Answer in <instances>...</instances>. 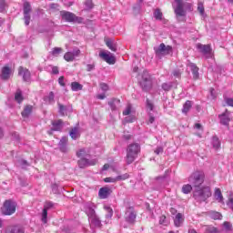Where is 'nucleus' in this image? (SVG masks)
<instances>
[{
  "instance_id": "f257e3e1",
  "label": "nucleus",
  "mask_w": 233,
  "mask_h": 233,
  "mask_svg": "<svg viewBox=\"0 0 233 233\" xmlns=\"http://www.w3.org/2000/svg\"><path fill=\"white\" fill-rule=\"evenodd\" d=\"M141 153V146L138 143L129 144L127 147L126 163L132 165Z\"/></svg>"
},
{
  "instance_id": "f03ea898",
  "label": "nucleus",
  "mask_w": 233,
  "mask_h": 233,
  "mask_svg": "<svg viewBox=\"0 0 233 233\" xmlns=\"http://www.w3.org/2000/svg\"><path fill=\"white\" fill-rule=\"evenodd\" d=\"M212 196V190L210 187L204 186L202 187H197L193 193V198L198 203H203Z\"/></svg>"
},
{
  "instance_id": "7ed1b4c3",
  "label": "nucleus",
  "mask_w": 233,
  "mask_h": 233,
  "mask_svg": "<svg viewBox=\"0 0 233 233\" xmlns=\"http://www.w3.org/2000/svg\"><path fill=\"white\" fill-rule=\"evenodd\" d=\"M188 181L195 188H200L202 184L205 183V172L195 171L189 176Z\"/></svg>"
},
{
  "instance_id": "20e7f679",
  "label": "nucleus",
  "mask_w": 233,
  "mask_h": 233,
  "mask_svg": "<svg viewBox=\"0 0 233 233\" xmlns=\"http://www.w3.org/2000/svg\"><path fill=\"white\" fill-rule=\"evenodd\" d=\"M15 208H17V203L12 199H7L2 207V214L4 216H12V214H15Z\"/></svg>"
},
{
  "instance_id": "39448f33",
  "label": "nucleus",
  "mask_w": 233,
  "mask_h": 233,
  "mask_svg": "<svg viewBox=\"0 0 233 233\" xmlns=\"http://www.w3.org/2000/svg\"><path fill=\"white\" fill-rule=\"evenodd\" d=\"M60 15L63 21H66V23H77L78 25H81V23H83V17H79L72 12L62 11L60 12Z\"/></svg>"
},
{
  "instance_id": "423d86ee",
  "label": "nucleus",
  "mask_w": 233,
  "mask_h": 233,
  "mask_svg": "<svg viewBox=\"0 0 233 233\" xmlns=\"http://www.w3.org/2000/svg\"><path fill=\"white\" fill-rule=\"evenodd\" d=\"M152 76L147 72H144L142 75V79L140 81V86L144 92H148L152 88Z\"/></svg>"
},
{
  "instance_id": "0eeeda50",
  "label": "nucleus",
  "mask_w": 233,
  "mask_h": 233,
  "mask_svg": "<svg viewBox=\"0 0 233 233\" xmlns=\"http://www.w3.org/2000/svg\"><path fill=\"white\" fill-rule=\"evenodd\" d=\"M156 56H168L172 54V46H166L164 43L160 44L158 47H155Z\"/></svg>"
},
{
  "instance_id": "6e6552de",
  "label": "nucleus",
  "mask_w": 233,
  "mask_h": 233,
  "mask_svg": "<svg viewBox=\"0 0 233 233\" xmlns=\"http://www.w3.org/2000/svg\"><path fill=\"white\" fill-rule=\"evenodd\" d=\"M136 211H134L133 207H129L127 208L126 213H125V219L127 223H130L133 225V223H136Z\"/></svg>"
},
{
  "instance_id": "1a4fd4ad",
  "label": "nucleus",
  "mask_w": 233,
  "mask_h": 233,
  "mask_svg": "<svg viewBox=\"0 0 233 233\" xmlns=\"http://www.w3.org/2000/svg\"><path fill=\"white\" fill-rule=\"evenodd\" d=\"M80 55H81V50L79 49L74 50L73 52H66L64 55V59L67 63H72V61H74V59H76V57L79 56Z\"/></svg>"
},
{
  "instance_id": "9d476101",
  "label": "nucleus",
  "mask_w": 233,
  "mask_h": 233,
  "mask_svg": "<svg viewBox=\"0 0 233 233\" xmlns=\"http://www.w3.org/2000/svg\"><path fill=\"white\" fill-rule=\"evenodd\" d=\"M10 76H12V68H10L9 65H5L2 67L0 77L3 81H8V79H10Z\"/></svg>"
},
{
  "instance_id": "9b49d317",
  "label": "nucleus",
  "mask_w": 233,
  "mask_h": 233,
  "mask_svg": "<svg viewBox=\"0 0 233 233\" xmlns=\"http://www.w3.org/2000/svg\"><path fill=\"white\" fill-rule=\"evenodd\" d=\"M99 57H101L108 65H116V56L110 55V53L100 52Z\"/></svg>"
},
{
  "instance_id": "f8f14e48",
  "label": "nucleus",
  "mask_w": 233,
  "mask_h": 233,
  "mask_svg": "<svg viewBox=\"0 0 233 233\" xmlns=\"http://www.w3.org/2000/svg\"><path fill=\"white\" fill-rule=\"evenodd\" d=\"M218 118L220 120V124L224 125L225 127H228L230 125V112L228 110H226L225 113H222L221 115L218 116Z\"/></svg>"
},
{
  "instance_id": "ddd939ff",
  "label": "nucleus",
  "mask_w": 233,
  "mask_h": 233,
  "mask_svg": "<svg viewBox=\"0 0 233 233\" xmlns=\"http://www.w3.org/2000/svg\"><path fill=\"white\" fill-rule=\"evenodd\" d=\"M197 48L204 56H212V47L210 45L197 44Z\"/></svg>"
},
{
  "instance_id": "4468645a",
  "label": "nucleus",
  "mask_w": 233,
  "mask_h": 233,
  "mask_svg": "<svg viewBox=\"0 0 233 233\" xmlns=\"http://www.w3.org/2000/svg\"><path fill=\"white\" fill-rule=\"evenodd\" d=\"M18 76H21L23 77V80L25 82L30 81V77H31L30 70H28V68L26 67L19 66Z\"/></svg>"
},
{
  "instance_id": "2eb2a0df",
  "label": "nucleus",
  "mask_w": 233,
  "mask_h": 233,
  "mask_svg": "<svg viewBox=\"0 0 233 233\" xmlns=\"http://www.w3.org/2000/svg\"><path fill=\"white\" fill-rule=\"evenodd\" d=\"M110 194H112V189L106 187H101L98 191V197L100 199H106Z\"/></svg>"
},
{
  "instance_id": "dca6fc26",
  "label": "nucleus",
  "mask_w": 233,
  "mask_h": 233,
  "mask_svg": "<svg viewBox=\"0 0 233 233\" xmlns=\"http://www.w3.org/2000/svg\"><path fill=\"white\" fill-rule=\"evenodd\" d=\"M188 66L193 74V78L199 79V67H198V66L194 63H190Z\"/></svg>"
},
{
  "instance_id": "f3484780",
  "label": "nucleus",
  "mask_w": 233,
  "mask_h": 233,
  "mask_svg": "<svg viewBox=\"0 0 233 233\" xmlns=\"http://www.w3.org/2000/svg\"><path fill=\"white\" fill-rule=\"evenodd\" d=\"M52 126L53 128L51 130H53L54 132H59L61 128H63V120L58 119L56 121H53Z\"/></svg>"
},
{
  "instance_id": "a211bd4d",
  "label": "nucleus",
  "mask_w": 233,
  "mask_h": 233,
  "mask_svg": "<svg viewBox=\"0 0 233 233\" xmlns=\"http://www.w3.org/2000/svg\"><path fill=\"white\" fill-rule=\"evenodd\" d=\"M192 101L187 100L183 105L182 114H188V112H190V109L192 108Z\"/></svg>"
},
{
  "instance_id": "6ab92c4d",
  "label": "nucleus",
  "mask_w": 233,
  "mask_h": 233,
  "mask_svg": "<svg viewBox=\"0 0 233 233\" xmlns=\"http://www.w3.org/2000/svg\"><path fill=\"white\" fill-rule=\"evenodd\" d=\"M66 143H68V137H63L59 142V147L61 152H66Z\"/></svg>"
},
{
  "instance_id": "aec40b11",
  "label": "nucleus",
  "mask_w": 233,
  "mask_h": 233,
  "mask_svg": "<svg viewBox=\"0 0 233 233\" xmlns=\"http://www.w3.org/2000/svg\"><path fill=\"white\" fill-rule=\"evenodd\" d=\"M175 227H181L183 225V214L177 213L174 219Z\"/></svg>"
},
{
  "instance_id": "412c9836",
  "label": "nucleus",
  "mask_w": 233,
  "mask_h": 233,
  "mask_svg": "<svg viewBox=\"0 0 233 233\" xmlns=\"http://www.w3.org/2000/svg\"><path fill=\"white\" fill-rule=\"evenodd\" d=\"M32 110H34V106H25L24 110L22 111V116L28 117V116H30V114H32Z\"/></svg>"
},
{
  "instance_id": "4be33fe9",
  "label": "nucleus",
  "mask_w": 233,
  "mask_h": 233,
  "mask_svg": "<svg viewBox=\"0 0 233 233\" xmlns=\"http://www.w3.org/2000/svg\"><path fill=\"white\" fill-rule=\"evenodd\" d=\"M105 42L109 50H111L112 52H116L117 47L115 46L114 42L111 39L106 38Z\"/></svg>"
},
{
  "instance_id": "5701e85b",
  "label": "nucleus",
  "mask_w": 233,
  "mask_h": 233,
  "mask_svg": "<svg viewBox=\"0 0 233 233\" xmlns=\"http://www.w3.org/2000/svg\"><path fill=\"white\" fill-rule=\"evenodd\" d=\"M214 196L218 203H223V193H221V189L216 188Z\"/></svg>"
},
{
  "instance_id": "b1692460",
  "label": "nucleus",
  "mask_w": 233,
  "mask_h": 233,
  "mask_svg": "<svg viewBox=\"0 0 233 233\" xmlns=\"http://www.w3.org/2000/svg\"><path fill=\"white\" fill-rule=\"evenodd\" d=\"M6 233H25V230L21 228L19 226L11 227Z\"/></svg>"
},
{
  "instance_id": "393cba45",
  "label": "nucleus",
  "mask_w": 233,
  "mask_h": 233,
  "mask_svg": "<svg viewBox=\"0 0 233 233\" xmlns=\"http://www.w3.org/2000/svg\"><path fill=\"white\" fill-rule=\"evenodd\" d=\"M71 89L73 92H77L79 90H83V85L79 84L78 82H72Z\"/></svg>"
},
{
  "instance_id": "a878e982",
  "label": "nucleus",
  "mask_w": 233,
  "mask_h": 233,
  "mask_svg": "<svg viewBox=\"0 0 233 233\" xmlns=\"http://www.w3.org/2000/svg\"><path fill=\"white\" fill-rule=\"evenodd\" d=\"M212 145L216 150H218L221 147V142L219 141V138H218V137H213Z\"/></svg>"
},
{
  "instance_id": "bb28decb",
  "label": "nucleus",
  "mask_w": 233,
  "mask_h": 233,
  "mask_svg": "<svg viewBox=\"0 0 233 233\" xmlns=\"http://www.w3.org/2000/svg\"><path fill=\"white\" fill-rule=\"evenodd\" d=\"M69 135L72 139H77V137H79V129H77V127L72 128Z\"/></svg>"
},
{
  "instance_id": "cd10ccee",
  "label": "nucleus",
  "mask_w": 233,
  "mask_h": 233,
  "mask_svg": "<svg viewBox=\"0 0 233 233\" xmlns=\"http://www.w3.org/2000/svg\"><path fill=\"white\" fill-rule=\"evenodd\" d=\"M24 99L25 98H23V93L21 92L20 89H18L15 94V100L17 101V103H23Z\"/></svg>"
},
{
  "instance_id": "c85d7f7f",
  "label": "nucleus",
  "mask_w": 233,
  "mask_h": 233,
  "mask_svg": "<svg viewBox=\"0 0 233 233\" xmlns=\"http://www.w3.org/2000/svg\"><path fill=\"white\" fill-rule=\"evenodd\" d=\"M30 12H32V5H30L29 2L24 3V15H30Z\"/></svg>"
},
{
  "instance_id": "c756f323",
  "label": "nucleus",
  "mask_w": 233,
  "mask_h": 233,
  "mask_svg": "<svg viewBox=\"0 0 233 233\" xmlns=\"http://www.w3.org/2000/svg\"><path fill=\"white\" fill-rule=\"evenodd\" d=\"M116 103H117L119 105L121 103V100H119L117 98H113L110 102H108V105L112 110H116L117 108L116 106Z\"/></svg>"
},
{
  "instance_id": "7c9ffc66",
  "label": "nucleus",
  "mask_w": 233,
  "mask_h": 233,
  "mask_svg": "<svg viewBox=\"0 0 233 233\" xmlns=\"http://www.w3.org/2000/svg\"><path fill=\"white\" fill-rule=\"evenodd\" d=\"M183 194H190L192 192V185L187 184L182 187Z\"/></svg>"
},
{
  "instance_id": "2f4dec72",
  "label": "nucleus",
  "mask_w": 233,
  "mask_h": 233,
  "mask_svg": "<svg viewBox=\"0 0 233 233\" xmlns=\"http://www.w3.org/2000/svg\"><path fill=\"white\" fill-rule=\"evenodd\" d=\"M154 17L157 21H161L163 19V13L161 12V9H156L154 12Z\"/></svg>"
},
{
  "instance_id": "473e14b6",
  "label": "nucleus",
  "mask_w": 233,
  "mask_h": 233,
  "mask_svg": "<svg viewBox=\"0 0 233 233\" xmlns=\"http://www.w3.org/2000/svg\"><path fill=\"white\" fill-rule=\"evenodd\" d=\"M90 220L91 223L95 225V227H101V220H99V218H97V216L92 217Z\"/></svg>"
},
{
  "instance_id": "72a5a7b5",
  "label": "nucleus",
  "mask_w": 233,
  "mask_h": 233,
  "mask_svg": "<svg viewBox=\"0 0 233 233\" xmlns=\"http://www.w3.org/2000/svg\"><path fill=\"white\" fill-rule=\"evenodd\" d=\"M198 12L200 15H205V5H203V2L198 3Z\"/></svg>"
},
{
  "instance_id": "f704fd0d",
  "label": "nucleus",
  "mask_w": 233,
  "mask_h": 233,
  "mask_svg": "<svg viewBox=\"0 0 233 233\" xmlns=\"http://www.w3.org/2000/svg\"><path fill=\"white\" fill-rule=\"evenodd\" d=\"M78 166L80 168H85V167H88V159L81 158L78 160Z\"/></svg>"
},
{
  "instance_id": "c9c22d12",
  "label": "nucleus",
  "mask_w": 233,
  "mask_h": 233,
  "mask_svg": "<svg viewBox=\"0 0 233 233\" xmlns=\"http://www.w3.org/2000/svg\"><path fill=\"white\" fill-rule=\"evenodd\" d=\"M130 178V175L128 173L119 175L116 177V181H127V179Z\"/></svg>"
},
{
  "instance_id": "e433bc0d",
  "label": "nucleus",
  "mask_w": 233,
  "mask_h": 233,
  "mask_svg": "<svg viewBox=\"0 0 233 233\" xmlns=\"http://www.w3.org/2000/svg\"><path fill=\"white\" fill-rule=\"evenodd\" d=\"M61 52H63V48H61V47H55V48H53L51 54L55 57H57V56H59V54H61Z\"/></svg>"
},
{
  "instance_id": "4c0bfd02",
  "label": "nucleus",
  "mask_w": 233,
  "mask_h": 233,
  "mask_svg": "<svg viewBox=\"0 0 233 233\" xmlns=\"http://www.w3.org/2000/svg\"><path fill=\"white\" fill-rule=\"evenodd\" d=\"M84 5L86 6V10H92V8H94V3L92 0H86Z\"/></svg>"
},
{
  "instance_id": "58836bf2",
  "label": "nucleus",
  "mask_w": 233,
  "mask_h": 233,
  "mask_svg": "<svg viewBox=\"0 0 233 233\" xmlns=\"http://www.w3.org/2000/svg\"><path fill=\"white\" fill-rule=\"evenodd\" d=\"M54 92H50L49 95L47 96H45V101H46L47 103H54Z\"/></svg>"
},
{
  "instance_id": "ea45409f",
  "label": "nucleus",
  "mask_w": 233,
  "mask_h": 233,
  "mask_svg": "<svg viewBox=\"0 0 233 233\" xmlns=\"http://www.w3.org/2000/svg\"><path fill=\"white\" fill-rule=\"evenodd\" d=\"M207 233H219L217 228L209 226L206 228Z\"/></svg>"
},
{
  "instance_id": "a19ab883",
  "label": "nucleus",
  "mask_w": 233,
  "mask_h": 233,
  "mask_svg": "<svg viewBox=\"0 0 233 233\" xmlns=\"http://www.w3.org/2000/svg\"><path fill=\"white\" fill-rule=\"evenodd\" d=\"M47 218H48V210L47 209H43V211H42V221H43V223H46Z\"/></svg>"
},
{
  "instance_id": "79ce46f5",
  "label": "nucleus",
  "mask_w": 233,
  "mask_h": 233,
  "mask_svg": "<svg viewBox=\"0 0 233 233\" xmlns=\"http://www.w3.org/2000/svg\"><path fill=\"white\" fill-rule=\"evenodd\" d=\"M105 183H117V178L116 177H108L104 178Z\"/></svg>"
},
{
  "instance_id": "37998d69",
  "label": "nucleus",
  "mask_w": 233,
  "mask_h": 233,
  "mask_svg": "<svg viewBox=\"0 0 233 233\" xmlns=\"http://www.w3.org/2000/svg\"><path fill=\"white\" fill-rule=\"evenodd\" d=\"M6 10V1L0 0V12H5Z\"/></svg>"
},
{
  "instance_id": "c03bdc74",
  "label": "nucleus",
  "mask_w": 233,
  "mask_h": 233,
  "mask_svg": "<svg viewBox=\"0 0 233 233\" xmlns=\"http://www.w3.org/2000/svg\"><path fill=\"white\" fill-rule=\"evenodd\" d=\"M59 113L61 116H65V112L66 110V107L63 104H58Z\"/></svg>"
},
{
  "instance_id": "a18cd8bd",
  "label": "nucleus",
  "mask_w": 233,
  "mask_h": 233,
  "mask_svg": "<svg viewBox=\"0 0 233 233\" xmlns=\"http://www.w3.org/2000/svg\"><path fill=\"white\" fill-rule=\"evenodd\" d=\"M54 208V203L52 202H46L44 205V209L45 210H50V208Z\"/></svg>"
},
{
  "instance_id": "49530a36",
  "label": "nucleus",
  "mask_w": 233,
  "mask_h": 233,
  "mask_svg": "<svg viewBox=\"0 0 233 233\" xmlns=\"http://www.w3.org/2000/svg\"><path fill=\"white\" fill-rule=\"evenodd\" d=\"M131 112H132V106H127L126 110L123 111V116H130Z\"/></svg>"
},
{
  "instance_id": "de8ad7c7",
  "label": "nucleus",
  "mask_w": 233,
  "mask_h": 233,
  "mask_svg": "<svg viewBox=\"0 0 233 233\" xmlns=\"http://www.w3.org/2000/svg\"><path fill=\"white\" fill-rule=\"evenodd\" d=\"M223 227L226 228V230H228V231L232 230V224H230V222L225 221L223 223Z\"/></svg>"
},
{
  "instance_id": "09e8293b",
  "label": "nucleus",
  "mask_w": 233,
  "mask_h": 233,
  "mask_svg": "<svg viewBox=\"0 0 233 233\" xmlns=\"http://www.w3.org/2000/svg\"><path fill=\"white\" fill-rule=\"evenodd\" d=\"M77 157H83V156H86V150L84 148L80 149L78 152H76Z\"/></svg>"
},
{
  "instance_id": "8fccbe9b",
  "label": "nucleus",
  "mask_w": 233,
  "mask_h": 233,
  "mask_svg": "<svg viewBox=\"0 0 233 233\" xmlns=\"http://www.w3.org/2000/svg\"><path fill=\"white\" fill-rule=\"evenodd\" d=\"M25 25L28 26L30 25V15H24Z\"/></svg>"
},
{
  "instance_id": "3c124183",
  "label": "nucleus",
  "mask_w": 233,
  "mask_h": 233,
  "mask_svg": "<svg viewBox=\"0 0 233 233\" xmlns=\"http://www.w3.org/2000/svg\"><path fill=\"white\" fill-rule=\"evenodd\" d=\"M88 216H89V219H90L92 218H95L97 215H96V210H94V208H89Z\"/></svg>"
},
{
  "instance_id": "603ef678",
  "label": "nucleus",
  "mask_w": 233,
  "mask_h": 233,
  "mask_svg": "<svg viewBox=\"0 0 233 233\" xmlns=\"http://www.w3.org/2000/svg\"><path fill=\"white\" fill-rule=\"evenodd\" d=\"M147 106L150 110V112H152V110H154V104H152V102H150V100H147Z\"/></svg>"
},
{
  "instance_id": "864d4df0",
  "label": "nucleus",
  "mask_w": 233,
  "mask_h": 233,
  "mask_svg": "<svg viewBox=\"0 0 233 233\" xmlns=\"http://www.w3.org/2000/svg\"><path fill=\"white\" fill-rule=\"evenodd\" d=\"M106 212H108L107 218H112L114 211L112 210V208L110 207H106L105 208Z\"/></svg>"
},
{
  "instance_id": "5fc2aeb1",
  "label": "nucleus",
  "mask_w": 233,
  "mask_h": 233,
  "mask_svg": "<svg viewBox=\"0 0 233 233\" xmlns=\"http://www.w3.org/2000/svg\"><path fill=\"white\" fill-rule=\"evenodd\" d=\"M94 68H96V65H94V64L86 65V71L87 72H92V70H94Z\"/></svg>"
},
{
  "instance_id": "6e6d98bb",
  "label": "nucleus",
  "mask_w": 233,
  "mask_h": 233,
  "mask_svg": "<svg viewBox=\"0 0 233 233\" xmlns=\"http://www.w3.org/2000/svg\"><path fill=\"white\" fill-rule=\"evenodd\" d=\"M100 88H101V90H103L104 92H107V90H108V85H106V83H102V84H100Z\"/></svg>"
},
{
  "instance_id": "4d7b16f0",
  "label": "nucleus",
  "mask_w": 233,
  "mask_h": 233,
  "mask_svg": "<svg viewBox=\"0 0 233 233\" xmlns=\"http://www.w3.org/2000/svg\"><path fill=\"white\" fill-rule=\"evenodd\" d=\"M162 88L163 90H165L166 92H168V90H170L171 86L170 85L167 84V83H164L162 84Z\"/></svg>"
},
{
  "instance_id": "13d9d810",
  "label": "nucleus",
  "mask_w": 233,
  "mask_h": 233,
  "mask_svg": "<svg viewBox=\"0 0 233 233\" xmlns=\"http://www.w3.org/2000/svg\"><path fill=\"white\" fill-rule=\"evenodd\" d=\"M174 77H181V71L179 69H177L173 71Z\"/></svg>"
},
{
  "instance_id": "bf43d9fd",
  "label": "nucleus",
  "mask_w": 233,
  "mask_h": 233,
  "mask_svg": "<svg viewBox=\"0 0 233 233\" xmlns=\"http://www.w3.org/2000/svg\"><path fill=\"white\" fill-rule=\"evenodd\" d=\"M155 154H157V156H159V154H163V147H157L155 149Z\"/></svg>"
},
{
  "instance_id": "052dcab7",
  "label": "nucleus",
  "mask_w": 233,
  "mask_h": 233,
  "mask_svg": "<svg viewBox=\"0 0 233 233\" xmlns=\"http://www.w3.org/2000/svg\"><path fill=\"white\" fill-rule=\"evenodd\" d=\"M58 83L60 86H65V76H60L58 78Z\"/></svg>"
},
{
  "instance_id": "680f3d73",
  "label": "nucleus",
  "mask_w": 233,
  "mask_h": 233,
  "mask_svg": "<svg viewBox=\"0 0 233 233\" xmlns=\"http://www.w3.org/2000/svg\"><path fill=\"white\" fill-rule=\"evenodd\" d=\"M226 104L228 106H233V98H226Z\"/></svg>"
},
{
  "instance_id": "e2e57ef3",
  "label": "nucleus",
  "mask_w": 233,
  "mask_h": 233,
  "mask_svg": "<svg viewBox=\"0 0 233 233\" xmlns=\"http://www.w3.org/2000/svg\"><path fill=\"white\" fill-rule=\"evenodd\" d=\"M228 206L229 208H231V210L233 211V198H228Z\"/></svg>"
},
{
  "instance_id": "0e129e2a",
  "label": "nucleus",
  "mask_w": 233,
  "mask_h": 233,
  "mask_svg": "<svg viewBox=\"0 0 233 233\" xmlns=\"http://www.w3.org/2000/svg\"><path fill=\"white\" fill-rule=\"evenodd\" d=\"M154 121H156V117L154 116H152V114H149L148 123L150 125H152V123H154Z\"/></svg>"
},
{
  "instance_id": "69168bd1",
  "label": "nucleus",
  "mask_w": 233,
  "mask_h": 233,
  "mask_svg": "<svg viewBox=\"0 0 233 233\" xmlns=\"http://www.w3.org/2000/svg\"><path fill=\"white\" fill-rule=\"evenodd\" d=\"M52 73L55 75L59 74V68L57 66H53Z\"/></svg>"
},
{
  "instance_id": "338daca9",
  "label": "nucleus",
  "mask_w": 233,
  "mask_h": 233,
  "mask_svg": "<svg viewBox=\"0 0 233 233\" xmlns=\"http://www.w3.org/2000/svg\"><path fill=\"white\" fill-rule=\"evenodd\" d=\"M165 219H167V216L162 215L159 219L160 225H163V223H165Z\"/></svg>"
},
{
  "instance_id": "774afa93",
  "label": "nucleus",
  "mask_w": 233,
  "mask_h": 233,
  "mask_svg": "<svg viewBox=\"0 0 233 233\" xmlns=\"http://www.w3.org/2000/svg\"><path fill=\"white\" fill-rule=\"evenodd\" d=\"M124 139H126V141H129V139H132V135H129V134L124 135Z\"/></svg>"
}]
</instances>
